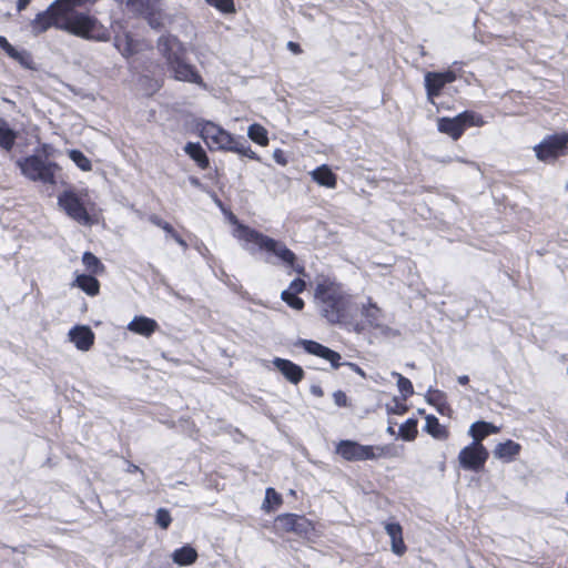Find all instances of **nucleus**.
<instances>
[{
    "instance_id": "1",
    "label": "nucleus",
    "mask_w": 568,
    "mask_h": 568,
    "mask_svg": "<svg viewBox=\"0 0 568 568\" xmlns=\"http://www.w3.org/2000/svg\"><path fill=\"white\" fill-rule=\"evenodd\" d=\"M313 302L320 316L327 324L347 327L354 305L353 296L336 278L326 275L317 276Z\"/></svg>"
},
{
    "instance_id": "2",
    "label": "nucleus",
    "mask_w": 568,
    "mask_h": 568,
    "mask_svg": "<svg viewBox=\"0 0 568 568\" xmlns=\"http://www.w3.org/2000/svg\"><path fill=\"white\" fill-rule=\"evenodd\" d=\"M156 50L165 61L168 70L172 72L174 80L205 87L195 65L186 61L187 49L176 36L164 33L159 37Z\"/></svg>"
},
{
    "instance_id": "3",
    "label": "nucleus",
    "mask_w": 568,
    "mask_h": 568,
    "mask_svg": "<svg viewBox=\"0 0 568 568\" xmlns=\"http://www.w3.org/2000/svg\"><path fill=\"white\" fill-rule=\"evenodd\" d=\"M235 233L239 240L255 245L258 251L275 256L282 264L292 268L298 275L306 276L304 264L297 262L296 254L282 241L241 223L236 225Z\"/></svg>"
},
{
    "instance_id": "4",
    "label": "nucleus",
    "mask_w": 568,
    "mask_h": 568,
    "mask_svg": "<svg viewBox=\"0 0 568 568\" xmlns=\"http://www.w3.org/2000/svg\"><path fill=\"white\" fill-rule=\"evenodd\" d=\"M335 454L348 463L398 457V449L393 444L363 445L356 440L342 439L335 445Z\"/></svg>"
},
{
    "instance_id": "5",
    "label": "nucleus",
    "mask_w": 568,
    "mask_h": 568,
    "mask_svg": "<svg viewBox=\"0 0 568 568\" xmlns=\"http://www.w3.org/2000/svg\"><path fill=\"white\" fill-rule=\"evenodd\" d=\"M17 166L29 181L50 185L57 184V174L61 171V166L57 162L45 160L39 154L19 159Z\"/></svg>"
},
{
    "instance_id": "6",
    "label": "nucleus",
    "mask_w": 568,
    "mask_h": 568,
    "mask_svg": "<svg viewBox=\"0 0 568 568\" xmlns=\"http://www.w3.org/2000/svg\"><path fill=\"white\" fill-rule=\"evenodd\" d=\"M486 124V120L480 113L473 110H465L457 115L443 116L437 120V130L448 135L452 140L458 141L469 128H481Z\"/></svg>"
},
{
    "instance_id": "7",
    "label": "nucleus",
    "mask_w": 568,
    "mask_h": 568,
    "mask_svg": "<svg viewBox=\"0 0 568 568\" xmlns=\"http://www.w3.org/2000/svg\"><path fill=\"white\" fill-rule=\"evenodd\" d=\"M87 0H69L63 7L62 30L82 38H91L97 20L89 14L74 12L77 7H81Z\"/></svg>"
},
{
    "instance_id": "8",
    "label": "nucleus",
    "mask_w": 568,
    "mask_h": 568,
    "mask_svg": "<svg viewBox=\"0 0 568 568\" xmlns=\"http://www.w3.org/2000/svg\"><path fill=\"white\" fill-rule=\"evenodd\" d=\"M275 525L283 532H293L301 538L312 539L317 537V524L304 515L285 513L276 516Z\"/></svg>"
},
{
    "instance_id": "9",
    "label": "nucleus",
    "mask_w": 568,
    "mask_h": 568,
    "mask_svg": "<svg viewBox=\"0 0 568 568\" xmlns=\"http://www.w3.org/2000/svg\"><path fill=\"white\" fill-rule=\"evenodd\" d=\"M161 1L162 0H125V7L133 16L146 20L152 29L159 30L164 26Z\"/></svg>"
},
{
    "instance_id": "10",
    "label": "nucleus",
    "mask_w": 568,
    "mask_h": 568,
    "mask_svg": "<svg viewBox=\"0 0 568 568\" xmlns=\"http://www.w3.org/2000/svg\"><path fill=\"white\" fill-rule=\"evenodd\" d=\"M536 158L542 162H554L568 154V132L550 134L534 146Z\"/></svg>"
},
{
    "instance_id": "11",
    "label": "nucleus",
    "mask_w": 568,
    "mask_h": 568,
    "mask_svg": "<svg viewBox=\"0 0 568 568\" xmlns=\"http://www.w3.org/2000/svg\"><path fill=\"white\" fill-rule=\"evenodd\" d=\"M197 130L200 136L212 151H226L230 144L233 143L234 136L222 126L211 121L199 122Z\"/></svg>"
},
{
    "instance_id": "12",
    "label": "nucleus",
    "mask_w": 568,
    "mask_h": 568,
    "mask_svg": "<svg viewBox=\"0 0 568 568\" xmlns=\"http://www.w3.org/2000/svg\"><path fill=\"white\" fill-rule=\"evenodd\" d=\"M58 203L72 220L83 225H91L92 219L81 197L74 191H64L58 197Z\"/></svg>"
},
{
    "instance_id": "13",
    "label": "nucleus",
    "mask_w": 568,
    "mask_h": 568,
    "mask_svg": "<svg viewBox=\"0 0 568 568\" xmlns=\"http://www.w3.org/2000/svg\"><path fill=\"white\" fill-rule=\"evenodd\" d=\"M362 321H354L349 317L346 329L355 333H364L366 331L378 329L383 326L382 310L373 302L364 304L361 308Z\"/></svg>"
},
{
    "instance_id": "14",
    "label": "nucleus",
    "mask_w": 568,
    "mask_h": 568,
    "mask_svg": "<svg viewBox=\"0 0 568 568\" xmlns=\"http://www.w3.org/2000/svg\"><path fill=\"white\" fill-rule=\"evenodd\" d=\"M488 457L489 452L485 446L470 443L459 452L458 462L462 468L478 473L485 468Z\"/></svg>"
},
{
    "instance_id": "15",
    "label": "nucleus",
    "mask_w": 568,
    "mask_h": 568,
    "mask_svg": "<svg viewBox=\"0 0 568 568\" xmlns=\"http://www.w3.org/2000/svg\"><path fill=\"white\" fill-rule=\"evenodd\" d=\"M457 74L455 71L446 70L444 72H427L425 74V89L427 99L434 103V99L442 94L443 89L455 82Z\"/></svg>"
},
{
    "instance_id": "16",
    "label": "nucleus",
    "mask_w": 568,
    "mask_h": 568,
    "mask_svg": "<svg viewBox=\"0 0 568 568\" xmlns=\"http://www.w3.org/2000/svg\"><path fill=\"white\" fill-rule=\"evenodd\" d=\"M300 344L308 354L315 355L323 359H326L331 363L333 368H338L341 366L342 356L338 352L333 351L318 342L312 339H301Z\"/></svg>"
},
{
    "instance_id": "17",
    "label": "nucleus",
    "mask_w": 568,
    "mask_h": 568,
    "mask_svg": "<svg viewBox=\"0 0 568 568\" xmlns=\"http://www.w3.org/2000/svg\"><path fill=\"white\" fill-rule=\"evenodd\" d=\"M273 365L275 368L281 372V374L292 384L297 385L300 384L304 377L305 372L304 369L295 364L294 362L281 357H275L273 359Z\"/></svg>"
},
{
    "instance_id": "18",
    "label": "nucleus",
    "mask_w": 568,
    "mask_h": 568,
    "mask_svg": "<svg viewBox=\"0 0 568 568\" xmlns=\"http://www.w3.org/2000/svg\"><path fill=\"white\" fill-rule=\"evenodd\" d=\"M70 341L75 345L79 351L87 352L94 344V333L89 326L78 325L69 332Z\"/></svg>"
},
{
    "instance_id": "19",
    "label": "nucleus",
    "mask_w": 568,
    "mask_h": 568,
    "mask_svg": "<svg viewBox=\"0 0 568 568\" xmlns=\"http://www.w3.org/2000/svg\"><path fill=\"white\" fill-rule=\"evenodd\" d=\"M385 531L390 538V548L396 556H404L407 551V546L403 537V527L399 523H385Z\"/></svg>"
},
{
    "instance_id": "20",
    "label": "nucleus",
    "mask_w": 568,
    "mask_h": 568,
    "mask_svg": "<svg viewBox=\"0 0 568 568\" xmlns=\"http://www.w3.org/2000/svg\"><path fill=\"white\" fill-rule=\"evenodd\" d=\"M500 428L493 423L478 420L470 425L468 434L473 438V444L484 446L483 440L489 435L498 434Z\"/></svg>"
},
{
    "instance_id": "21",
    "label": "nucleus",
    "mask_w": 568,
    "mask_h": 568,
    "mask_svg": "<svg viewBox=\"0 0 568 568\" xmlns=\"http://www.w3.org/2000/svg\"><path fill=\"white\" fill-rule=\"evenodd\" d=\"M128 329L134 334L150 337L159 329V324L155 320L139 315L135 316L129 324Z\"/></svg>"
},
{
    "instance_id": "22",
    "label": "nucleus",
    "mask_w": 568,
    "mask_h": 568,
    "mask_svg": "<svg viewBox=\"0 0 568 568\" xmlns=\"http://www.w3.org/2000/svg\"><path fill=\"white\" fill-rule=\"evenodd\" d=\"M426 400L429 405L434 406L442 416L452 417L453 408L447 400L445 392L430 388L426 394Z\"/></svg>"
},
{
    "instance_id": "23",
    "label": "nucleus",
    "mask_w": 568,
    "mask_h": 568,
    "mask_svg": "<svg viewBox=\"0 0 568 568\" xmlns=\"http://www.w3.org/2000/svg\"><path fill=\"white\" fill-rule=\"evenodd\" d=\"M521 452V445L513 439H507L503 443H499L494 448V456L505 463H510L516 459V457Z\"/></svg>"
},
{
    "instance_id": "24",
    "label": "nucleus",
    "mask_w": 568,
    "mask_h": 568,
    "mask_svg": "<svg viewBox=\"0 0 568 568\" xmlns=\"http://www.w3.org/2000/svg\"><path fill=\"white\" fill-rule=\"evenodd\" d=\"M312 180L321 186L335 189L337 185V175L327 164H322L314 169L311 173Z\"/></svg>"
},
{
    "instance_id": "25",
    "label": "nucleus",
    "mask_w": 568,
    "mask_h": 568,
    "mask_svg": "<svg viewBox=\"0 0 568 568\" xmlns=\"http://www.w3.org/2000/svg\"><path fill=\"white\" fill-rule=\"evenodd\" d=\"M184 151L201 170L209 169V156L200 143L187 142L184 146Z\"/></svg>"
},
{
    "instance_id": "26",
    "label": "nucleus",
    "mask_w": 568,
    "mask_h": 568,
    "mask_svg": "<svg viewBox=\"0 0 568 568\" xmlns=\"http://www.w3.org/2000/svg\"><path fill=\"white\" fill-rule=\"evenodd\" d=\"M426 424L424 430L435 439L446 440L449 437V430L446 426L442 425L438 418L434 415H426Z\"/></svg>"
},
{
    "instance_id": "27",
    "label": "nucleus",
    "mask_w": 568,
    "mask_h": 568,
    "mask_svg": "<svg viewBox=\"0 0 568 568\" xmlns=\"http://www.w3.org/2000/svg\"><path fill=\"white\" fill-rule=\"evenodd\" d=\"M114 44L120 53L125 58H130L139 51V43L130 33L116 36Z\"/></svg>"
},
{
    "instance_id": "28",
    "label": "nucleus",
    "mask_w": 568,
    "mask_h": 568,
    "mask_svg": "<svg viewBox=\"0 0 568 568\" xmlns=\"http://www.w3.org/2000/svg\"><path fill=\"white\" fill-rule=\"evenodd\" d=\"M149 221L162 229L169 236H171L181 247L186 250L189 247V244L179 234V232L166 221H164L162 217H160L156 214H152L149 216Z\"/></svg>"
},
{
    "instance_id": "29",
    "label": "nucleus",
    "mask_w": 568,
    "mask_h": 568,
    "mask_svg": "<svg viewBox=\"0 0 568 568\" xmlns=\"http://www.w3.org/2000/svg\"><path fill=\"white\" fill-rule=\"evenodd\" d=\"M74 284L89 296H97L100 293V282L93 276V274L78 275Z\"/></svg>"
},
{
    "instance_id": "30",
    "label": "nucleus",
    "mask_w": 568,
    "mask_h": 568,
    "mask_svg": "<svg viewBox=\"0 0 568 568\" xmlns=\"http://www.w3.org/2000/svg\"><path fill=\"white\" fill-rule=\"evenodd\" d=\"M197 557V551L190 545L178 548L172 554L173 561L179 566H190L196 561Z\"/></svg>"
},
{
    "instance_id": "31",
    "label": "nucleus",
    "mask_w": 568,
    "mask_h": 568,
    "mask_svg": "<svg viewBox=\"0 0 568 568\" xmlns=\"http://www.w3.org/2000/svg\"><path fill=\"white\" fill-rule=\"evenodd\" d=\"M17 140V133L4 119H0V146L6 151H11Z\"/></svg>"
},
{
    "instance_id": "32",
    "label": "nucleus",
    "mask_w": 568,
    "mask_h": 568,
    "mask_svg": "<svg viewBox=\"0 0 568 568\" xmlns=\"http://www.w3.org/2000/svg\"><path fill=\"white\" fill-rule=\"evenodd\" d=\"M247 135L254 143L261 146H267L270 143L267 130L258 123H253L248 126Z\"/></svg>"
},
{
    "instance_id": "33",
    "label": "nucleus",
    "mask_w": 568,
    "mask_h": 568,
    "mask_svg": "<svg viewBox=\"0 0 568 568\" xmlns=\"http://www.w3.org/2000/svg\"><path fill=\"white\" fill-rule=\"evenodd\" d=\"M82 263L89 274H102L105 270L103 263L92 252H84L82 255Z\"/></svg>"
},
{
    "instance_id": "34",
    "label": "nucleus",
    "mask_w": 568,
    "mask_h": 568,
    "mask_svg": "<svg viewBox=\"0 0 568 568\" xmlns=\"http://www.w3.org/2000/svg\"><path fill=\"white\" fill-rule=\"evenodd\" d=\"M226 151L235 152L241 155H244L251 160H256L257 154L254 152L246 140L241 138L237 140L236 138L233 139V143L230 144V148H227Z\"/></svg>"
},
{
    "instance_id": "35",
    "label": "nucleus",
    "mask_w": 568,
    "mask_h": 568,
    "mask_svg": "<svg viewBox=\"0 0 568 568\" xmlns=\"http://www.w3.org/2000/svg\"><path fill=\"white\" fill-rule=\"evenodd\" d=\"M283 504V498L274 488L268 487L265 491V499L263 501V509L271 511L278 508Z\"/></svg>"
},
{
    "instance_id": "36",
    "label": "nucleus",
    "mask_w": 568,
    "mask_h": 568,
    "mask_svg": "<svg viewBox=\"0 0 568 568\" xmlns=\"http://www.w3.org/2000/svg\"><path fill=\"white\" fill-rule=\"evenodd\" d=\"M399 435L405 440H414L418 435L417 420L409 418L403 423L399 427Z\"/></svg>"
},
{
    "instance_id": "37",
    "label": "nucleus",
    "mask_w": 568,
    "mask_h": 568,
    "mask_svg": "<svg viewBox=\"0 0 568 568\" xmlns=\"http://www.w3.org/2000/svg\"><path fill=\"white\" fill-rule=\"evenodd\" d=\"M69 158L74 164L82 171L88 172L92 170V163L90 159L83 154L80 150H70L68 152Z\"/></svg>"
},
{
    "instance_id": "38",
    "label": "nucleus",
    "mask_w": 568,
    "mask_h": 568,
    "mask_svg": "<svg viewBox=\"0 0 568 568\" xmlns=\"http://www.w3.org/2000/svg\"><path fill=\"white\" fill-rule=\"evenodd\" d=\"M205 2L223 14H234L236 12L234 0H205Z\"/></svg>"
},
{
    "instance_id": "39",
    "label": "nucleus",
    "mask_w": 568,
    "mask_h": 568,
    "mask_svg": "<svg viewBox=\"0 0 568 568\" xmlns=\"http://www.w3.org/2000/svg\"><path fill=\"white\" fill-rule=\"evenodd\" d=\"M281 298L283 302L286 303L287 306L295 311H302L305 307V302L303 301V298L298 297L297 294L283 291L281 293Z\"/></svg>"
},
{
    "instance_id": "40",
    "label": "nucleus",
    "mask_w": 568,
    "mask_h": 568,
    "mask_svg": "<svg viewBox=\"0 0 568 568\" xmlns=\"http://www.w3.org/2000/svg\"><path fill=\"white\" fill-rule=\"evenodd\" d=\"M393 376L397 378V386L399 392L405 398L414 394V387L412 382L399 373H393Z\"/></svg>"
},
{
    "instance_id": "41",
    "label": "nucleus",
    "mask_w": 568,
    "mask_h": 568,
    "mask_svg": "<svg viewBox=\"0 0 568 568\" xmlns=\"http://www.w3.org/2000/svg\"><path fill=\"white\" fill-rule=\"evenodd\" d=\"M155 523L162 529H168L172 523L171 514L165 508H160L155 514Z\"/></svg>"
},
{
    "instance_id": "42",
    "label": "nucleus",
    "mask_w": 568,
    "mask_h": 568,
    "mask_svg": "<svg viewBox=\"0 0 568 568\" xmlns=\"http://www.w3.org/2000/svg\"><path fill=\"white\" fill-rule=\"evenodd\" d=\"M9 57L11 59L18 61L21 65H23L26 68H30V64L32 62L31 54L26 50L19 51L14 48L13 55H9Z\"/></svg>"
},
{
    "instance_id": "43",
    "label": "nucleus",
    "mask_w": 568,
    "mask_h": 568,
    "mask_svg": "<svg viewBox=\"0 0 568 568\" xmlns=\"http://www.w3.org/2000/svg\"><path fill=\"white\" fill-rule=\"evenodd\" d=\"M305 288H306V282L303 278L297 277V278H294L290 283L288 287L285 291H287L288 293L298 295V294L303 293L305 291Z\"/></svg>"
},
{
    "instance_id": "44",
    "label": "nucleus",
    "mask_w": 568,
    "mask_h": 568,
    "mask_svg": "<svg viewBox=\"0 0 568 568\" xmlns=\"http://www.w3.org/2000/svg\"><path fill=\"white\" fill-rule=\"evenodd\" d=\"M333 399L336 406L338 407H346L348 406V397L345 394V392L338 389L333 393Z\"/></svg>"
},
{
    "instance_id": "45",
    "label": "nucleus",
    "mask_w": 568,
    "mask_h": 568,
    "mask_svg": "<svg viewBox=\"0 0 568 568\" xmlns=\"http://www.w3.org/2000/svg\"><path fill=\"white\" fill-rule=\"evenodd\" d=\"M39 152V155H41L45 160H49V158L54 154L55 149L51 144L43 143L40 145Z\"/></svg>"
},
{
    "instance_id": "46",
    "label": "nucleus",
    "mask_w": 568,
    "mask_h": 568,
    "mask_svg": "<svg viewBox=\"0 0 568 568\" xmlns=\"http://www.w3.org/2000/svg\"><path fill=\"white\" fill-rule=\"evenodd\" d=\"M0 48L8 54L13 55L14 47L7 40L6 37L0 36Z\"/></svg>"
},
{
    "instance_id": "47",
    "label": "nucleus",
    "mask_w": 568,
    "mask_h": 568,
    "mask_svg": "<svg viewBox=\"0 0 568 568\" xmlns=\"http://www.w3.org/2000/svg\"><path fill=\"white\" fill-rule=\"evenodd\" d=\"M144 82H148L150 84V88H151V91L149 92V94L151 95L152 93H154L155 91H158L163 82L162 81H153L151 78L149 77H144L142 79Z\"/></svg>"
},
{
    "instance_id": "48",
    "label": "nucleus",
    "mask_w": 568,
    "mask_h": 568,
    "mask_svg": "<svg viewBox=\"0 0 568 568\" xmlns=\"http://www.w3.org/2000/svg\"><path fill=\"white\" fill-rule=\"evenodd\" d=\"M286 47L294 54H301L303 52L300 43L297 42L288 41Z\"/></svg>"
},
{
    "instance_id": "49",
    "label": "nucleus",
    "mask_w": 568,
    "mask_h": 568,
    "mask_svg": "<svg viewBox=\"0 0 568 568\" xmlns=\"http://www.w3.org/2000/svg\"><path fill=\"white\" fill-rule=\"evenodd\" d=\"M274 160L276 161V163H278L281 165L287 164V160L285 159L282 150H276L274 152Z\"/></svg>"
},
{
    "instance_id": "50",
    "label": "nucleus",
    "mask_w": 568,
    "mask_h": 568,
    "mask_svg": "<svg viewBox=\"0 0 568 568\" xmlns=\"http://www.w3.org/2000/svg\"><path fill=\"white\" fill-rule=\"evenodd\" d=\"M30 2H31V0H18L17 1L18 11L24 10L29 6Z\"/></svg>"
},
{
    "instance_id": "51",
    "label": "nucleus",
    "mask_w": 568,
    "mask_h": 568,
    "mask_svg": "<svg viewBox=\"0 0 568 568\" xmlns=\"http://www.w3.org/2000/svg\"><path fill=\"white\" fill-rule=\"evenodd\" d=\"M458 383L460 385H467L469 383V377L467 375H463L458 377Z\"/></svg>"
},
{
    "instance_id": "52",
    "label": "nucleus",
    "mask_w": 568,
    "mask_h": 568,
    "mask_svg": "<svg viewBox=\"0 0 568 568\" xmlns=\"http://www.w3.org/2000/svg\"><path fill=\"white\" fill-rule=\"evenodd\" d=\"M312 393H313L314 395H316V396H322V395H323V390H322V388H321V387H318V386H314V387H312Z\"/></svg>"
},
{
    "instance_id": "53",
    "label": "nucleus",
    "mask_w": 568,
    "mask_h": 568,
    "mask_svg": "<svg viewBox=\"0 0 568 568\" xmlns=\"http://www.w3.org/2000/svg\"><path fill=\"white\" fill-rule=\"evenodd\" d=\"M138 470H140V468L138 466H135V465L131 466V471H138Z\"/></svg>"
},
{
    "instance_id": "54",
    "label": "nucleus",
    "mask_w": 568,
    "mask_h": 568,
    "mask_svg": "<svg viewBox=\"0 0 568 568\" xmlns=\"http://www.w3.org/2000/svg\"><path fill=\"white\" fill-rule=\"evenodd\" d=\"M418 413H419L420 415H423V414H425V410H424V409H419V410H418Z\"/></svg>"
},
{
    "instance_id": "55",
    "label": "nucleus",
    "mask_w": 568,
    "mask_h": 568,
    "mask_svg": "<svg viewBox=\"0 0 568 568\" xmlns=\"http://www.w3.org/2000/svg\"><path fill=\"white\" fill-rule=\"evenodd\" d=\"M566 190H568V183L566 184Z\"/></svg>"
},
{
    "instance_id": "56",
    "label": "nucleus",
    "mask_w": 568,
    "mask_h": 568,
    "mask_svg": "<svg viewBox=\"0 0 568 568\" xmlns=\"http://www.w3.org/2000/svg\"><path fill=\"white\" fill-rule=\"evenodd\" d=\"M567 503H568V493H567Z\"/></svg>"
}]
</instances>
